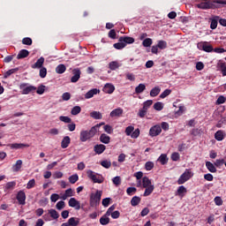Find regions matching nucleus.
Segmentation results:
<instances>
[{
    "label": "nucleus",
    "instance_id": "obj_33",
    "mask_svg": "<svg viewBox=\"0 0 226 226\" xmlns=\"http://www.w3.org/2000/svg\"><path fill=\"white\" fill-rule=\"evenodd\" d=\"M206 167H207V170H209V172H212V173L216 172V167H215V164H213V162H207Z\"/></svg>",
    "mask_w": 226,
    "mask_h": 226
},
{
    "label": "nucleus",
    "instance_id": "obj_9",
    "mask_svg": "<svg viewBox=\"0 0 226 226\" xmlns=\"http://www.w3.org/2000/svg\"><path fill=\"white\" fill-rule=\"evenodd\" d=\"M80 75H82V72H80L79 68H75L72 70V77L71 78V82L75 84L79 82L80 79Z\"/></svg>",
    "mask_w": 226,
    "mask_h": 226
},
{
    "label": "nucleus",
    "instance_id": "obj_34",
    "mask_svg": "<svg viewBox=\"0 0 226 226\" xmlns=\"http://www.w3.org/2000/svg\"><path fill=\"white\" fill-rule=\"evenodd\" d=\"M140 197L139 196H133L131 200V205L135 207V206H139L140 204Z\"/></svg>",
    "mask_w": 226,
    "mask_h": 226
},
{
    "label": "nucleus",
    "instance_id": "obj_12",
    "mask_svg": "<svg viewBox=\"0 0 226 226\" xmlns=\"http://www.w3.org/2000/svg\"><path fill=\"white\" fill-rule=\"evenodd\" d=\"M116 91V87L110 83H107L103 87V92L107 94H112Z\"/></svg>",
    "mask_w": 226,
    "mask_h": 226
},
{
    "label": "nucleus",
    "instance_id": "obj_27",
    "mask_svg": "<svg viewBox=\"0 0 226 226\" xmlns=\"http://www.w3.org/2000/svg\"><path fill=\"white\" fill-rule=\"evenodd\" d=\"M68 197H73V190L72 188H69L65 191L62 196V200H66Z\"/></svg>",
    "mask_w": 226,
    "mask_h": 226
},
{
    "label": "nucleus",
    "instance_id": "obj_50",
    "mask_svg": "<svg viewBox=\"0 0 226 226\" xmlns=\"http://www.w3.org/2000/svg\"><path fill=\"white\" fill-rule=\"evenodd\" d=\"M183 193H186V188L184 185H181L177 191V195L183 196Z\"/></svg>",
    "mask_w": 226,
    "mask_h": 226
},
{
    "label": "nucleus",
    "instance_id": "obj_21",
    "mask_svg": "<svg viewBox=\"0 0 226 226\" xmlns=\"http://www.w3.org/2000/svg\"><path fill=\"white\" fill-rule=\"evenodd\" d=\"M99 139L102 144H110V136L106 133L101 134Z\"/></svg>",
    "mask_w": 226,
    "mask_h": 226
},
{
    "label": "nucleus",
    "instance_id": "obj_59",
    "mask_svg": "<svg viewBox=\"0 0 226 226\" xmlns=\"http://www.w3.org/2000/svg\"><path fill=\"white\" fill-rule=\"evenodd\" d=\"M151 105H153V100L146 101L143 103V109H145V110H147V109H149V107H151Z\"/></svg>",
    "mask_w": 226,
    "mask_h": 226
},
{
    "label": "nucleus",
    "instance_id": "obj_35",
    "mask_svg": "<svg viewBox=\"0 0 226 226\" xmlns=\"http://www.w3.org/2000/svg\"><path fill=\"white\" fill-rule=\"evenodd\" d=\"M146 91V85L140 83L138 87H135V93L137 94H140V93H144Z\"/></svg>",
    "mask_w": 226,
    "mask_h": 226
},
{
    "label": "nucleus",
    "instance_id": "obj_23",
    "mask_svg": "<svg viewBox=\"0 0 226 226\" xmlns=\"http://www.w3.org/2000/svg\"><path fill=\"white\" fill-rule=\"evenodd\" d=\"M100 223L101 225H109L110 223V218H109V215L104 214L101 218H100Z\"/></svg>",
    "mask_w": 226,
    "mask_h": 226
},
{
    "label": "nucleus",
    "instance_id": "obj_2",
    "mask_svg": "<svg viewBox=\"0 0 226 226\" xmlns=\"http://www.w3.org/2000/svg\"><path fill=\"white\" fill-rule=\"evenodd\" d=\"M98 128H100V125L97 124L93 126L89 131H81L79 133V140L81 142H87V140L93 139V137L96 135Z\"/></svg>",
    "mask_w": 226,
    "mask_h": 226
},
{
    "label": "nucleus",
    "instance_id": "obj_29",
    "mask_svg": "<svg viewBox=\"0 0 226 226\" xmlns=\"http://www.w3.org/2000/svg\"><path fill=\"white\" fill-rule=\"evenodd\" d=\"M145 192L143 194V197H149L153 192H154V185H150L148 187H145Z\"/></svg>",
    "mask_w": 226,
    "mask_h": 226
},
{
    "label": "nucleus",
    "instance_id": "obj_53",
    "mask_svg": "<svg viewBox=\"0 0 226 226\" xmlns=\"http://www.w3.org/2000/svg\"><path fill=\"white\" fill-rule=\"evenodd\" d=\"M157 47L161 49V50H163V49H167V41H159L157 43Z\"/></svg>",
    "mask_w": 226,
    "mask_h": 226
},
{
    "label": "nucleus",
    "instance_id": "obj_63",
    "mask_svg": "<svg viewBox=\"0 0 226 226\" xmlns=\"http://www.w3.org/2000/svg\"><path fill=\"white\" fill-rule=\"evenodd\" d=\"M104 132H106V133H112V132H114V129L112 128V126H110L109 124H106L104 125Z\"/></svg>",
    "mask_w": 226,
    "mask_h": 226
},
{
    "label": "nucleus",
    "instance_id": "obj_57",
    "mask_svg": "<svg viewBox=\"0 0 226 226\" xmlns=\"http://www.w3.org/2000/svg\"><path fill=\"white\" fill-rule=\"evenodd\" d=\"M35 185H36V181L34 179L29 180L27 185H26L27 190H31V188H34Z\"/></svg>",
    "mask_w": 226,
    "mask_h": 226
},
{
    "label": "nucleus",
    "instance_id": "obj_47",
    "mask_svg": "<svg viewBox=\"0 0 226 226\" xmlns=\"http://www.w3.org/2000/svg\"><path fill=\"white\" fill-rule=\"evenodd\" d=\"M143 47H151L153 45V40L151 38H147L142 42Z\"/></svg>",
    "mask_w": 226,
    "mask_h": 226
},
{
    "label": "nucleus",
    "instance_id": "obj_36",
    "mask_svg": "<svg viewBox=\"0 0 226 226\" xmlns=\"http://www.w3.org/2000/svg\"><path fill=\"white\" fill-rule=\"evenodd\" d=\"M119 62L117 61H112L109 64V70L116 71L117 68H119Z\"/></svg>",
    "mask_w": 226,
    "mask_h": 226
},
{
    "label": "nucleus",
    "instance_id": "obj_7",
    "mask_svg": "<svg viewBox=\"0 0 226 226\" xmlns=\"http://www.w3.org/2000/svg\"><path fill=\"white\" fill-rule=\"evenodd\" d=\"M199 50H203L204 52H213L214 49L212 45H208L207 41L199 42L197 44Z\"/></svg>",
    "mask_w": 226,
    "mask_h": 226
},
{
    "label": "nucleus",
    "instance_id": "obj_62",
    "mask_svg": "<svg viewBox=\"0 0 226 226\" xmlns=\"http://www.w3.org/2000/svg\"><path fill=\"white\" fill-rule=\"evenodd\" d=\"M113 185H116V186H119L121 185V177H115L112 179Z\"/></svg>",
    "mask_w": 226,
    "mask_h": 226
},
{
    "label": "nucleus",
    "instance_id": "obj_17",
    "mask_svg": "<svg viewBox=\"0 0 226 226\" xmlns=\"http://www.w3.org/2000/svg\"><path fill=\"white\" fill-rule=\"evenodd\" d=\"M43 63H45V58L43 56H41L35 64H32L33 70H36V68H43Z\"/></svg>",
    "mask_w": 226,
    "mask_h": 226
},
{
    "label": "nucleus",
    "instance_id": "obj_10",
    "mask_svg": "<svg viewBox=\"0 0 226 226\" xmlns=\"http://www.w3.org/2000/svg\"><path fill=\"white\" fill-rule=\"evenodd\" d=\"M162 133V126L160 124L154 125L149 130L150 137H158Z\"/></svg>",
    "mask_w": 226,
    "mask_h": 226
},
{
    "label": "nucleus",
    "instance_id": "obj_31",
    "mask_svg": "<svg viewBox=\"0 0 226 226\" xmlns=\"http://www.w3.org/2000/svg\"><path fill=\"white\" fill-rule=\"evenodd\" d=\"M69 224L71 226H77L79 225V223H80V219L79 218H77V217H71L69 220Z\"/></svg>",
    "mask_w": 226,
    "mask_h": 226
},
{
    "label": "nucleus",
    "instance_id": "obj_32",
    "mask_svg": "<svg viewBox=\"0 0 226 226\" xmlns=\"http://www.w3.org/2000/svg\"><path fill=\"white\" fill-rule=\"evenodd\" d=\"M80 112H82V108H80V106H74L71 110L72 116H79Z\"/></svg>",
    "mask_w": 226,
    "mask_h": 226
},
{
    "label": "nucleus",
    "instance_id": "obj_44",
    "mask_svg": "<svg viewBox=\"0 0 226 226\" xmlns=\"http://www.w3.org/2000/svg\"><path fill=\"white\" fill-rule=\"evenodd\" d=\"M66 203L64 200H60L56 203V207L58 211H61V209H64Z\"/></svg>",
    "mask_w": 226,
    "mask_h": 226
},
{
    "label": "nucleus",
    "instance_id": "obj_51",
    "mask_svg": "<svg viewBox=\"0 0 226 226\" xmlns=\"http://www.w3.org/2000/svg\"><path fill=\"white\" fill-rule=\"evenodd\" d=\"M101 165L102 167H104V169H110L112 162H110V161L105 160L101 162Z\"/></svg>",
    "mask_w": 226,
    "mask_h": 226
},
{
    "label": "nucleus",
    "instance_id": "obj_40",
    "mask_svg": "<svg viewBox=\"0 0 226 226\" xmlns=\"http://www.w3.org/2000/svg\"><path fill=\"white\" fill-rule=\"evenodd\" d=\"M90 117H92L93 119H102V117H103V116H102V113H100V111L91 112Z\"/></svg>",
    "mask_w": 226,
    "mask_h": 226
},
{
    "label": "nucleus",
    "instance_id": "obj_3",
    "mask_svg": "<svg viewBox=\"0 0 226 226\" xmlns=\"http://www.w3.org/2000/svg\"><path fill=\"white\" fill-rule=\"evenodd\" d=\"M102 191H96L95 193L90 195V207H98L102 200Z\"/></svg>",
    "mask_w": 226,
    "mask_h": 226
},
{
    "label": "nucleus",
    "instance_id": "obj_48",
    "mask_svg": "<svg viewBox=\"0 0 226 226\" xmlns=\"http://www.w3.org/2000/svg\"><path fill=\"white\" fill-rule=\"evenodd\" d=\"M145 169H146V170H153V169H154V162H147L145 163Z\"/></svg>",
    "mask_w": 226,
    "mask_h": 226
},
{
    "label": "nucleus",
    "instance_id": "obj_58",
    "mask_svg": "<svg viewBox=\"0 0 226 226\" xmlns=\"http://www.w3.org/2000/svg\"><path fill=\"white\" fill-rule=\"evenodd\" d=\"M59 120L62 121L63 123H72V118H70V117L61 116L59 117Z\"/></svg>",
    "mask_w": 226,
    "mask_h": 226
},
{
    "label": "nucleus",
    "instance_id": "obj_41",
    "mask_svg": "<svg viewBox=\"0 0 226 226\" xmlns=\"http://www.w3.org/2000/svg\"><path fill=\"white\" fill-rule=\"evenodd\" d=\"M17 186V182L11 181L5 185V190H13Z\"/></svg>",
    "mask_w": 226,
    "mask_h": 226
},
{
    "label": "nucleus",
    "instance_id": "obj_46",
    "mask_svg": "<svg viewBox=\"0 0 226 226\" xmlns=\"http://www.w3.org/2000/svg\"><path fill=\"white\" fill-rule=\"evenodd\" d=\"M22 43L23 45H33V39H31L30 37H25L22 39Z\"/></svg>",
    "mask_w": 226,
    "mask_h": 226
},
{
    "label": "nucleus",
    "instance_id": "obj_19",
    "mask_svg": "<svg viewBox=\"0 0 226 226\" xmlns=\"http://www.w3.org/2000/svg\"><path fill=\"white\" fill-rule=\"evenodd\" d=\"M9 147H11V149H24V147H29V144L12 143L9 145Z\"/></svg>",
    "mask_w": 226,
    "mask_h": 226
},
{
    "label": "nucleus",
    "instance_id": "obj_25",
    "mask_svg": "<svg viewBox=\"0 0 226 226\" xmlns=\"http://www.w3.org/2000/svg\"><path fill=\"white\" fill-rule=\"evenodd\" d=\"M158 162H160L161 165H167L169 163V157L165 154H162L158 158Z\"/></svg>",
    "mask_w": 226,
    "mask_h": 226
},
{
    "label": "nucleus",
    "instance_id": "obj_8",
    "mask_svg": "<svg viewBox=\"0 0 226 226\" xmlns=\"http://www.w3.org/2000/svg\"><path fill=\"white\" fill-rule=\"evenodd\" d=\"M68 204L70 207H74L76 211H79V209H84V205L80 206V201L77 200V199L75 198H71Z\"/></svg>",
    "mask_w": 226,
    "mask_h": 226
},
{
    "label": "nucleus",
    "instance_id": "obj_20",
    "mask_svg": "<svg viewBox=\"0 0 226 226\" xmlns=\"http://www.w3.org/2000/svg\"><path fill=\"white\" fill-rule=\"evenodd\" d=\"M98 93H100V89H97V88L91 89L85 94V98L86 100H89L93 98L94 94H98Z\"/></svg>",
    "mask_w": 226,
    "mask_h": 226
},
{
    "label": "nucleus",
    "instance_id": "obj_52",
    "mask_svg": "<svg viewBox=\"0 0 226 226\" xmlns=\"http://www.w3.org/2000/svg\"><path fill=\"white\" fill-rule=\"evenodd\" d=\"M154 110H163V103L162 102H155L154 104Z\"/></svg>",
    "mask_w": 226,
    "mask_h": 226
},
{
    "label": "nucleus",
    "instance_id": "obj_61",
    "mask_svg": "<svg viewBox=\"0 0 226 226\" xmlns=\"http://www.w3.org/2000/svg\"><path fill=\"white\" fill-rule=\"evenodd\" d=\"M36 93L37 94H43V93H45V86L44 85L39 86L36 90Z\"/></svg>",
    "mask_w": 226,
    "mask_h": 226
},
{
    "label": "nucleus",
    "instance_id": "obj_26",
    "mask_svg": "<svg viewBox=\"0 0 226 226\" xmlns=\"http://www.w3.org/2000/svg\"><path fill=\"white\" fill-rule=\"evenodd\" d=\"M142 186H143V188H147L149 186H153V185L151 184V179H149V177H142Z\"/></svg>",
    "mask_w": 226,
    "mask_h": 226
},
{
    "label": "nucleus",
    "instance_id": "obj_24",
    "mask_svg": "<svg viewBox=\"0 0 226 226\" xmlns=\"http://www.w3.org/2000/svg\"><path fill=\"white\" fill-rule=\"evenodd\" d=\"M11 169L12 172H19L20 169H22V160H18Z\"/></svg>",
    "mask_w": 226,
    "mask_h": 226
},
{
    "label": "nucleus",
    "instance_id": "obj_16",
    "mask_svg": "<svg viewBox=\"0 0 226 226\" xmlns=\"http://www.w3.org/2000/svg\"><path fill=\"white\" fill-rule=\"evenodd\" d=\"M123 112L124 110L122 108H117L110 112L109 116L110 117H121V116H123Z\"/></svg>",
    "mask_w": 226,
    "mask_h": 226
},
{
    "label": "nucleus",
    "instance_id": "obj_4",
    "mask_svg": "<svg viewBox=\"0 0 226 226\" xmlns=\"http://www.w3.org/2000/svg\"><path fill=\"white\" fill-rule=\"evenodd\" d=\"M87 177L93 181V183H98L99 185H102L103 183L104 178L100 174H95L94 171L88 170L87 171Z\"/></svg>",
    "mask_w": 226,
    "mask_h": 226
},
{
    "label": "nucleus",
    "instance_id": "obj_13",
    "mask_svg": "<svg viewBox=\"0 0 226 226\" xmlns=\"http://www.w3.org/2000/svg\"><path fill=\"white\" fill-rule=\"evenodd\" d=\"M118 41H123L126 47L127 44L130 45L132 43H135V39L133 37L121 36Z\"/></svg>",
    "mask_w": 226,
    "mask_h": 226
},
{
    "label": "nucleus",
    "instance_id": "obj_49",
    "mask_svg": "<svg viewBox=\"0 0 226 226\" xmlns=\"http://www.w3.org/2000/svg\"><path fill=\"white\" fill-rule=\"evenodd\" d=\"M39 75L41 79H45L47 77V68L41 67Z\"/></svg>",
    "mask_w": 226,
    "mask_h": 226
},
{
    "label": "nucleus",
    "instance_id": "obj_56",
    "mask_svg": "<svg viewBox=\"0 0 226 226\" xmlns=\"http://www.w3.org/2000/svg\"><path fill=\"white\" fill-rule=\"evenodd\" d=\"M172 93V90L170 89H166L164 90L161 94H160V98H167V96H169V94H170Z\"/></svg>",
    "mask_w": 226,
    "mask_h": 226
},
{
    "label": "nucleus",
    "instance_id": "obj_6",
    "mask_svg": "<svg viewBox=\"0 0 226 226\" xmlns=\"http://www.w3.org/2000/svg\"><path fill=\"white\" fill-rule=\"evenodd\" d=\"M19 89L22 91L21 94H29V93H33V91H36V87L28 86L27 83H21L19 85Z\"/></svg>",
    "mask_w": 226,
    "mask_h": 226
},
{
    "label": "nucleus",
    "instance_id": "obj_54",
    "mask_svg": "<svg viewBox=\"0 0 226 226\" xmlns=\"http://www.w3.org/2000/svg\"><path fill=\"white\" fill-rule=\"evenodd\" d=\"M140 135V129L137 128L135 131L132 132V134H131L132 139H139Z\"/></svg>",
    "mask_w": 226,
    "mask_h": 226
},
{
    "label": "nucleus",
    "instance_id": "obj_30",
    "mask_svg": "<svg viewBox=\"0 0 226 226\" xmlns=\"http://www.w3.org/2000/svg\"><path fill=\"white\" fill-rule=\"evenodd\" d=\"M19 72V67H16L14 69H11L4 73V79H8L10 75H13V73H17Z\"/></svg>",
    "mask_w": 226,
    "mask_h": 226
},
{
    "label": "nucleus",
    "instance_id": "obj_18",
    "mask_svg": "<svg viewBox=\"0 0 226 226\" xmlns=\"http://www.w3.org/2000/svg\"><path fill=\"white\" fill-rule=\"evenodd\" d=\"M71 142H72V139L70 138V136H64L61 142L62 149H66V147L70 146Z\"/></svg>",
    "mask_w": 226,
    "mask_h": 226
},
{
    "label": "nucleus",
    "instance_id": "obj_11",
    "mask_svg": "<svg viewBox=\"0 0 226 226\" xmlns=\"http://www.w3.org/2000/svg\"><path fill=\"white\" fill-rule=\"evenodd\" d=\"M16 199L19 206H26V192L24 191H19L16 195Z\"/></svg>",
    "mask_w": 226,
    "mask_h": 226
},
{
    "label": "nucleus",
    "instance_id": "obj_5",
    "mask_svg": "<svg viewBox=\"0 0 226 226\" xmlns=\"http://www.w3.org/2000/svg\"><path fill=\"white\" fill-rule=\"evenodd\" d=\"M193 177V173L192 170L186 169L185 171L179 177L177 180V185H185L186 181H190Z\"/></svg>",
    "mask_w": 226,
    "mask_h": 226
},
{
    "label": "nucleus",
    "instance_id": "obj_28",
    "mask_svg": "<svg viewBox=\"0 0 226 226\" xmlns=\"http://www.w3.org/2000/svg\"><path fill=\"white\" fill-rule=\"evenodd\" d=\"M56 72L60 75L66 72V65L63 64H58L56 68Z\"/></svg>",
    "mask_w": 226,
    "mask_h": 226
},
{
    "label": "nucleus",
    "instance_id": "obj_42",
    "mask_svg": "<svg viewBox=\"0 0 226 226\" xmlns=\"http://www.w3.org/2000/svg\"><path fill=\"white\" fill-rule=\"evenodd\" d=\"M218 19L220 17H216V19H213L210 23V28L211 29H216L218 27Z\"/></svg>",
    "mask_w": 226,
    "mask_h": 226
},
{
    "label": "nucleus",
    "instance_id": "obj_15",
    "mask_svg": "<svg viewBox=\"0 0 226 226\" xmlns=\"http://www.w3.org/2000/svg\"><path fill=\"white\" fill-rule=\"evenodd\" d=\"M225 137H226V133L222 130H219L215 133V140H218V142H222V140H223Z\"/></svg>",
    "mask_w": 226,
    "mask_h": 226
},
{
    "label": "nucleus",
    "instance_id": "obj_39",
    "mask_svg": "<svg viewBox=\"0 0 226 226\" xmlns=\"http://www.w3.org/2000/svg\"><path fill=\"white\" fill-rule=\"evenodd\" d=\"M114 49H117V50H121L126 47V44L124 41H119L115 44H113Z\"/></svg>",
    "mask_w": 226,
    "mask_h": 226
},
{
    "label": "nucleus",
    "instance_id": "obj_22",
    "mask_svg": "<svg viewBox=\"0 0 226 226\" xmlns=\"http://www.w3.org/2000/svg\"><path fill=\"white\" fill-rule=\"evenodd\" d=\"M28 56H29V50L21 49L17 56V59H26V57H27Z\"/></svg>",
    "mask_w": 226,
    "mask_h": 226
},
{
    "label": "nucleus",
    "instance_id": "obj_45",
    "mask_svg": "<svg viewBox=\"0 0 226 226\" xmlns=\"http://www.w3.org/2000/svg\"><path fill=\"white\" fill-rule=\"evenodd\" d=\"M133 130H135V127H133L132 125L127 126L125 128V135H127V137H130V135L133 133Z\"/></svg>",
    "mask_w": 226,
    "mask_h": 226
},
{
    "label": "nucleus",
    "instance_id": "obj_60",
    "mask_svg": "<svg viewBox=\"0 0 226 226\" xmlns=\"http://www.w3.org/2000/svg\"><path fill=\"white\" fill-rule=\"evenodd\" d=\"M221 72L222 73V77H226V63L220 64Z\"/></svg>",
    "mask_w": 226,
    "mask_h": 226
},
{
    "label": "nucleus",
    "instance_id": "obj_55",
    "mask_svg": "<svg viewBox=\"0 0 226 226\" xmlns=\"http://www.w3.org/2000/svg\"><path fill=\"white\" fill-rule=\"evenodd\" d=\"M225 100H226V97L223 95H221L218 97L215 103H216V105H223V103H225Z\"/></svg>",
    "mask_w": 226,
    "mask_h": 226
},
{
    "label": "nucleus",
    "instance_id": "obj_38",
    "mask_svg": "<svg viewBox=\"0 0 226 226\" xmlns=\"http://www.w3.org/2000/svg\"><path fill=\"white\" fill-rule=\"evenodd\" d=\"M49 215L53 218V220H57V218H59V213H57L56 209H49Z\"/></svg>",
    "mask_w": 226,
    "mask_h": 226
},
{
    "label": "nucleus",
    "instance_id": "obj_14",
    "mask_svg": "<svg viewBox=\"0 0 226 226\" xmlns=\"http://www.w3.org/2000/svg\"><path fill=\"white\" fill-rule=\"evenodd\" d=\"M105 149H107V147L103 144L95 145L94 147V151L96 154H102Z\"/></svg>",
    "mask_w": 226,
    "mask_h": 226
},
{
    "label": "nucleus",
    "instance_id": "obj_1",
    "mask_svg": "<svg viewBox=\"0 0 226 226\" xmlns=\"http://www.w3.org/2000/svg\"><path fill=\"white\" fill-rule=\"evenodd\" d=\"M226 4V0H204L196 4V8L200 10H215V8H222V5Z\"/></svg>",
    "mask_w": 226,
    "mask_h": 226
},
{
    "label": "nucleus",
    "instance_id": "obj_43",
    "mask_svg": "<svg viewBox=\"0 0 226 226\" xmlns=\"http://www.w3.org/2000/svg\"><path fill=\"white\" fill-rule=\"evenodd\" d=\"M77 181H79V175L74 174V175L69 177V182L71 183V185H75V183H77Z\"/></svg>",
    "mask_w": 226,
    "mask_h": 226
},
{
    "label": "nucleus",
    "instance_id": "obj_37",
    "mask_svg": "<svg viewBox=\"0 0 226 226\" xmlns=\"http://www.w3.org/2000/svg\"><path fill=\"white\" fill-rule=\"evenodd\" d=\"M160 91H161V89L159 88V87H154L150 91V96H152V98H154L155 96H158L160 94Z\"/></svg>",
    "mask_w": 226,
    "mask_h": 226
},
{
    "label": "nucleus",
    "instance_id": "obj_64",
    "mask_svg": "<svg viewBox=\"0 0 226 226\" xmlns=\"http://www.w3.org/2000/svg\"><path fill=\"white\" fill-rule=\"evenodd\" d=\"M50 200L51 202H57V200H59V194L57 193L51 194Z\"/></svg>",
    "mask_w": 226,
    "mask_h": 226
}]
</instances>
